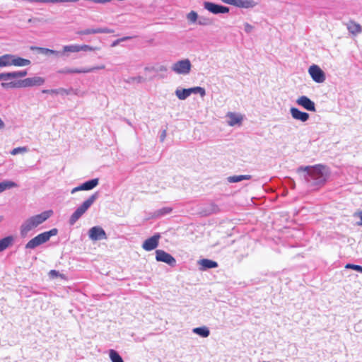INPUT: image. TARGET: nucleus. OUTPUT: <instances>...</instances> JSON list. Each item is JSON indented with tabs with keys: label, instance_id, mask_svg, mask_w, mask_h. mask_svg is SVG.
<instances>
[{
	"label": "nucleus",
	"instance_id": "42",
	"mask_svg": "<svg viewBox=\"0 0 362 362\" xmlns=\"http://www.w3.org/2000/svg\"><path fill=\"white\" fill-rule=\"evenodd\" d=\"M42 93H49V94H58V88L57 89H44L42 90Z\"/></svg>",
	"mask_w": 362,
	"mask_h": 362
},
{
	"label": "nucleus",
	"instance_id": "27",
	"mask_svg": "<svg viewBox=\"0 0 362 362\" xmlns=\"http://www.w3.org/2000/svg\"><path fill=\"white\" fill-rule=\"evenodd\" d=\"M192 332L204 338L208 337L210 334V331L206 326L195 327L192 329Z\"/></svg>",
	"mask_w": 362,
	"mask_h": 362
},
{
	"label": "nucleus",
	"instance_id": "45",
	"mask_svg": "<svg viewBox=\"0 0 362 362\" xmlns=\"http://www.w3.org/2000/svg\"><path fill=\"white\" fill-rule=\"evenodd\" d=\"M354 216H358L360 218L361 221L357 222L358 226H362V210L354 214Z\"/></svg>",
	"mask_w": 362,
	"mask_h": 362
},
{
	"label": "nucleus",
	"instance_id": "32",
	"mask_svg": "<svg viewBox=\"0 0 362 362\" xmlns=\"http://www.w3.org/2000/svg\"><path fill=\"white\" fill-rule=\"evenodd\" d=\"M35 49H37L40 54H45V55H48V54L59 55L60 54L59 52L53 50V49H50L48 48L35 47Z\"/></svg>",
	"mask_w": 362,
	"mask_h": 362
},
{
	"label": "nucleus",
	"instance_id": "9",
	"mask_svg": "<svg viewBox=\"0 0 362 362\" xmlns=\"http://www.w3.org/2000/svg\"><path fill=\"white\" fill-rule=\"evenodd\" d=\"M175 95L182 100L187 99L191 94H199L202 97H204L206 95L205 89L202 87L197 86L192 87L189 88H183L179 89L177 88L175 92Z\"/></svg>",
	"mask_w": 362,
	"mask_h": 362
},
{
	"label": "nucleus",
	"instance_id": "17",
	"mask_svg": "<svg viewBox=\"0 0 362 362\" xmlns=\"http://www.w3.org/2000/svg\"><path fill=\"white\" fill-rule=\"evenodd\" d=\"M98 182H99L98 178L86 181L84 183L81 184V185L73 188L71 193L74 194L76 192L82 191V190H86V191L91 190L98 185Z\"/></svg>",
	"mask_w": 362,
	"mask_h": 362
},
{
	"label": "nucleus",
	"instance_id": "43",
	"mask_svg": "<svg viewBox=\"0 0 362 362\" xmlns=\"http://www.w3.org/2000/svg\"><path fill=\"white\" fill-rule=\"evenodd\" d=\"M244 26H245V31L247 33H251L253 30V26L252 25L249 24L248 23H245L244 24Z\"/></svg>",
	"mask_w": 362,
	"mask_h": 362
},
{
	"label": "nucleus",
	"instance_id": "50",
	"mask_svg": "<svg viewBox=\"0 0 362 362\" xmlns=\"http://www.w3.org/2000/svg\"><path fill=\"white\" fill-rule=\"evenodd\" d=\"M3 220V217L0 216V222Z\"/></svg>",
	"mask_w": 362,
	"mask_h": 362
},
{
	"label": "nucleus",
	"instance_id": "47",
	"mask_svg": "<svg viewBox=\"0 0 362 362\" xmlns=\"http://www.w3.org/2000/svg\"><path fill=\"white\" fill-rule=\"evenodd\" d=\"M166 135H167V132L165 129L163 130V132H161V134L160 136V141H163L166 137Z\"/></svg>",
	"mask_w": 362,
	"mask_h": 362
},
{
	"label": "nucleus",
	"instance_id": "30",
	"mask_svg": "<svg viewBox=\"0 0 362 362\" xmlns=\"http://www.w3.org/2000/svg\"><path fill=\"white\" fill-rule=\"evenodd\" d=\"M79 48L78 45L74 44L69 45H64L63 47V50L60 52L61 54H64L66 52H78Z\"/></svg>",
	"mask_w": 362,
	"mask_h": 362
},
{
	"label": "nucleus",
	"instance_id": "37",
	"mask_svg": "<svg viewBox=\"0 0 362 362\" xmlns=\"http://www.w3.org/2000/svg\"><path fill=\"white\" fill-rule=\"evenodd\" d=\"M187 19L189 22L194 23L198 20V14L197 12L192 11L187 15Z\"/></svg>",
	"mask_w": 362,
	"mask_h": 362
},
{
	"label": "nucleus",
	"instance_id": "49",
	"mask_svg": "<svg viewBox=\"0 0 362 362\" xmlns=\"http://www.w3.org/2000/svg\"><path fill=\"white\" fill-rule=\"evenodd\" d=\"M132 38V37L127 36V37H124L119 38V40H120V42H124L127 40H130Z\"/></svg>",
	"mask_w": 362,
	"mask_h": 362
},
{
	"label": "nucleus",
	"instance_id": "2",
	"mask_svg": "<svg viewBox=\"0 0 362 362\" xmlns=\"http://www.w3.org/2000/svg\"><path fill=\"white\" fill-rule=\"evenodd\" d=\"M52 215L53 211L47 210L27 218L21 226L20 231L21 236L25 237L30 230L46 221Z\"/></svg>",
	"mask_w": 362,
	"mask_h": 362
},
{
	"label": "nucleus",
	"instance_id": "24",
	"mask_svg": "<svg viewBox=\"0 0 362 362\" xmlns=\"http://www.w3.org/2000/svg\"><path fill=\"white\" fill-rule=\"evenodd\" d=\"M17 187V183L13 181L8 180H4L3 182H0V193Z\"/></svg>",
	"mask_w": 362,
	"mask_h": 362
},
{
	"label": "nucleus",
	"instance_id": "33",
	"mask_svg": "<svg viewBox=\"0 0 362 362\" xmlns=\"http://www.w3.org/2000/svg\"><path fill=\"white\" fill-rule=\"evenodd\" d=\"M144 81H145V79L142 76H140L129 77L124 80V81L127 83H140L144 82Z\"/></svg>",
	"mask_w": 362,
	"mask_h": 362
},
{
	"label": "nucleus",
	"instance_id": "21",
	"mask_svg": "<svg viewBox=\"0 0 362 362\" xmlns=\"http://www.w3.org/2000/svg\"><path fill=\"white\" fill-rule=\"evenodd\" d=\"M290 112L291 117L296 120L302 122H307L310 117L309 114L305 112H302L296 107H291Z\"/></svg>",
	"mask_w": 362,
	"mask_h": 362
},
{
	"label": "nucleus",
	"instance_id": "13",
	"mask_svg": "<svg viewBox=\"0 0 362 362\" xmlns=\"http://www.w3.org/2000/svg\"><path fill=\"white\" fill-rule=\"evenodd\" d=\"M156 259L158 262H165L170 267H175L176 264L175 259L170 254L162 250L156 251Z\"/></svg>",
	"mask_w": 362,
	"mask_h": 362
},
{
	"label": "nucleus",
	"instance_id": "51",
	"mask_svg": "<svg viewBox=\"0 0 362 362\" xmlns=\"http://www.w3.org/2000/svg\"><path fill=\"white\" fill-rule=\"evenodd\" d=\"M32 21H33V19H32V18H30V19L28 20V22H29V23H30V22H32Z\"/></svg>",
	"mask_w": 362,
	"mask_h": 362
},
{
	"label": "nucleus",
	"instance_id": "36",
	"mask_svg": "<svg viewBox=\"0 0 362 362\" xmlns=\"http://www.w3.org/2000/svg\"><path fill=\"white\" fill-rule=\"evenodd\" d=\"M146 70L153 71H155L156 73H160V72L165 73L168 71V68L165 65H159V66H155V67H152L151 69L146 67Z\"/></svg>",
	"mask_w": 362,
	"mask_h": 362
},
{
	"label": "nucleus",
	"instance_id": "16",
	"mask_svg": "<svg viewBox=\"0 0 362 362\" xmlns=\"http://www.w3.org/2000/svg\"><path fill=\"white\" fill-rule=\"evenodd\" d=\"M160 238V235L159 233H156L152 237L146 239L142 245V247L146 251H151L154 249H156L159 243V239Z\"/></svg>",
	"mask_w": 362,
	"mask_h": 362
},
{
	"label": "nucleus",
	"instance_id": "11",
	"mask_svg": "<svg viewBox=\"0 0 362 362\" xmlns=\"http://www.w3.org/2000/svg\"><path fill=\"white\" fill-rule=\"evenodd\" d=\"M308 73L312 79L316 83H323L326 79L325 72L317 65L310 66L308 69Z\"/></svg>",
	"mask_w": 362,
	"mask_h": 362
},
{
	"label": "nucleus",
	"instance_id": "14",
	"mask_svg": "<svg viewBox=\"0 0 362 362\" xmlns=\"http://www.w3.org/2000/svg\"><path fill=\"white\" fill-rule=\"evenodd\" d=\"M88 236L93 241L107 239L105 231L100 226H93L88 230Z\"/></svg>",
	"mask_w": 362,
	"mask_h": 362
},
{
	"label": "nucleus",
	"instance_id": "4",
	"mask_svg": "<svg viewBox=\"0 0 362 362\" xmlns=\"http://www.w3.org/2000/svg\"><path fill=\"white\" fill-rule=\"evenodd\" d=\"M98 196V192H95L85 200L70 216L69 224L73 226L92 206Z\"/></svg>",
	"mask_w": 362,
	"mask_h": 362
},
{
	"label": "nucleus",
	"instance_id": "10",
	"mask_svg": "<svg viewBox=\"0 0 362 362\" xmlns=\"http://www.w3.org/2000/svg\"><path fill=\"white\" fill-rule=\"evenodd\" d=\"M105 65H100L98 66H93L90 68H81V69H70L64 68L57 71L59 74H87L93 72L96 70L104 69Z\"/></svg>",
	"mask_w": 362,
	"mask_h": 362
},
{
	"label": "nucleus",
	"instance_id": "26",
	"mask_svg": "<svg viewBox=\"0 0 362 362\" xmlns=\"http://www.w3.org/2000/svg\"><path fill=\"white\" fill-rule=\"evenodd\" d=\"M347 29L348 30L352 33V34H358L361 32L362 28L361 26L358 24L355 23L354 21H349L347 24Z\"/></svg>",
	"mask_w": 362,
	"mask_h": 362
},
{
	"label": "nucleus",
	"instance_id": "25",
	"mask_svg": "<svg viewBox=\"0 0 362 362\" xmlns=\"http://www.w3.org/2000/svg\"><path fill=\"white\" fill-rule=\"evenodd\" d=\"M173 209L169 206L163 207L160 209L156 210L152 215V217L154 218H160L163 216L169 214L172 212Z\"/></svg>",
	"mask_w": 362,
	"mask_h": 362
},
{
	"label": "nucleus",
	"instance_id": "34",
	"mask_svg": "<svg viewBox=\"0 0 362 362\" xmlns=\"http://www.w3.org/2000/svg\"><path fill=\"white\" fill-rule=\"evenodd\" d=\"M79 52L84 51V52H90V51H95L98 50L100 48L98 47H92L88 45H78Z\"/></svg>",
	"mask_w": 362,
	"mask_h": 362
},
{
	"label": "nucleus",
	"instance_id": "12",
	"mask_svg": "<svg viewBox=\"0 0 362 362\" xmlns=\"http://www.w3.org/2000/svg\"><path fill=\"white\" fill-rule=\"evenodd\" d=\"M203 6L204 9L213 14L226 13L229 12L228 7L209 1H204Z\"/></svg>",
	"mask_w": 362,
	"mask_h": 362
},
{
	"label": "nucleus",
	"instance_id": "41",
	"mask_svg": "<svg viewBox=\"0 0 362 362\" xmlns=\"http://www.w3.org/2000/svg\"><path fill=\"white\" fill-rule=\"evenodd\" d=\"M198 24L200 25H207L210 24V21L209 18L201 16L198 18Z\"/></svg>",
	"mask_w": 362,
	"mask_h": 362
},
{
	"label": "nucleus",
	"instance_id": "31",
	"mask_svg": "<svg viewBox=\"0 0 362 362\" xmlns=\"http://www.w3.org/2000/svg\"><path fill=\"white\" fill-rule=\"evenodd\" d=\"M110 358L112 362H124L119 354L113 349L110 350Z\"/></svg>",
	"mask_w": 362,
	"mask_h": 362
},
{
	"label": "nucleus",
	"instance_id": "44",
	"mask_svg": "<svg viewBox=\"0 0 362 362\" xmlns=\"http://www.w3.org/2000/svg\"><path fill=\"white\" fill-rule=\"evenodd\" d=\"M71 93H74V95H79L81 97H83L86 95V92L81 91L78 89H74V90H72Z\"/></svg>",
	"mask_w": 362,
	"mask_h": 362
},
{
	"label": "nucleus",
	"instance_id": "28",
	"mask_svg": "<svg viewBox=\"0 0 362 362\" xmlns=\"http://www.w3.org/2000/svg\"><path fill=\"white\" fill-rule=\"evenodd\" d=\"M252 178V176L250 175H233L229 176L227 180L228 182L230 183H235V182H239L243 180H248Z\"/></svg>",
	"mask_w": 362,
	"mask_h": 362
},
{
	"label": "nucleus",
	"instance_id": "3",
	"mask_svg": "<svg viewBox=\"0 0 362 362\" xmlns=\"http://www.w3.org/2000/svg\"><path fill=\"white\" fill-rule=\"evenodd\" d=\"M45 82V79L41 76H33L20 79L16 81L3 82L1 86L3 88H29L33 86H40Z\"/></svg>",
	"mask_w": 362,
	"mask_h": 362
},
{
	"label": "nucleus",
	"instance_id": "18",
	"mask_svg": "<svg viewBox=\"0 0 362 362\" xmlns=\"http://www.w3.org/2000/svg\"><path fill=\"white\" fill-rule=\"evenodd\" d=\"M296 103L298 105L302 106L306 110L311 112L316 111L315 103L305 95L299 97L296 100Z\"/></svg>",
	"mask_w": 362,
	"mask_h": 362
},
{
	"label": "nucleus",
	"instance_id": "5",
	"mask_svg": "<svg viewBox=\"0 0 362 362\" xmlns=\"http://www.w3.org/2000/svg\"><path fill=\"white\" fill-rule=\"evenodd\" d=\"M98 196V192H95L85 200L70 216L69 224L73 226L92 206Z\"/></svg>",
	"mask_w": 362,
	"mask_h": 362
},
{
	"label": "nucleus",
	"instance_id": "38",
	"mask_svg": "<svg viewBox=\"0 0 362 362\" xmlns=\"http://www.w3.org/2000/svg\"><path fill=\"white\" fill-rule=\"evenodd\" d=\"M27 151H28V148L26 146L18 147V148H13L11 151V154L15 156V155H17L18 153H25Z\"/></svg>",
	"mask_w": 362,
	"mask_h": 362
},
{
	"label": "nucleus",
	"instance_id": "7",
	"mask_svg": "<svg viewBox=\"0 0 362 362\" xmlns=\"http://www.w3.org/2000/svg\"><path fill=\"white\" fill-rule=\"evenodd\" d=\"M57 233L58 230L57 228H52L49 231L42 233L28 241L25 245V248L34 249L37 246L47 242L52 236H54Z\"/></svg>",
	"mask_w": 362,
	"mask_h": 362
},
{
	"label": "nucleus",
	"instance_id": "40",
	"mask_svg": "<svg viewBox=\"0 0 362 362\" xmlns=\"http://www.w3.org/2000/svg\"><path fill=\"white\" fill-rule=\"evenodd\" d=\"M345 268L346 269H352L355 271H357L360 273H362V267L360 266V265H356V264H347L346 266H345Z\"/></svg>",
	"mask_w": 362,
	"mask_h": 362
},
{
	"label": "nucleus",
	"instance_id": "1",
	"mask_svg": "<svg viewBox=\"0 0 362 362\" xmlns=\"http://www.w3.org/2000/svg\"><path fill=\"white\" fill-rule=\"evenodd\" d=\"M300 171L306 172L304 178L310 187H318L324 185L328 177V170L322 165L300 166L298 168V172Z\"/></svg>",
	"mask_w": 362,
	"mask_h": 362
},
{
	"label": "nucleus",
	"instance_id": "35",
	"mask_svg": "<svg viewBox=\"0 0 362 362\" xmlns=\"http://www.w3.org/2000/svg\"><path fill=\"white\" fill-rule=\"evenodd\" d=\"M78 0H40L42 4H58V3H68V2H77Z\"/></svg>",
	"mask_w": 362,
	"mask_h": 362
},
{
	"label": "nucleus",
	"instance_id": "46",
	"mask_svg": "<svg viewBox=\"0 0 362 362\" xmlns=\"http://www.w3.org/2000/svg\"><path fill=\"white\" fill-rule=\"evenodd\" d=\"M49 275L51 278H54L58 276L59 275V273L56 270H51L49 273Z\"/></svg>",
	"mask_w": 362,
	"mask_h": 362
},
{
	"label": "nucleus",
	"instance_id": "48",
	"mask_svg": "<svg viewBox=\"0 0 362 362\" xmlns=\"http://www.w3.org/2000/svg\"><path fill=\"white\" fill-rule=\"evenodd\" d=\"M119 42H120V40H119V39H117V40H115V41L112 43L111 46H112V47H115V46H117Z\"/></svg>",
	"mask_w": 362,
	"mask_h": 362
},
{
	"label": "nucleus",
	"instance_id": "15",
	"mask_svg": "<svg viewBox=\"0 0 362 362\" xmlns=\"http://www.w3.org/2000/svg\"><path fill=\"white\" fill-rule=\"evenodd\" d=\"M221 1L227 4L244 8H253L257 4L253 0H221Z\"/></svg>",
	"mask_w": 362,
	"mask_h": 362
},
{
	"label": "nucleus",
	"instance_id": "29",
	"mask_svg": "<svg viewBox=\"0 0 362 362\" xmlns=\"http://www.w3.org/2000/svg\"><path fill=\"white\" fill-rule=\"evenodd\" d=\"M13 238L12 236H7L0 240V252L4 251L12 245Z\"/></svg>",
	"mask_w": 362,
	"mask_h": 362
},
{
	"label": "nucleus",
	"instance_id": "8",
	"mask_svg": "<svg viewBox=\"0 0 362 362\" xmlns=\"http://www.w3.org/2000/svg\"><path fill=\"white\" fill-rule=\"evenodd\" d=\"M192 69V63L189 59H183L174 62L171 70L179 75H188Z\"/></svg>",
	"mask_w": 362,
	"mask_h": 362
},
{
	"label": "nucleus",
	"instance_id": "6",
	"mask_svg": "<svg viewBox=\"0 0 362 362\" xmlns=\"http://www.w3.org/2000/svg\"><path fill=\"white\" fill-rule=\"evenodd\" d=\"M31 62L29 59L20 57L15 54H5L0 56V68L11 66H25L30 65Z\"/></svg>",
	"mask_w": 362,
	"mask_h": 362
},
{
	"label": "nucleus",
	"instance_id": "39",
	"mask_svg": "<svg viewBox=\"0 0 362 362\" xmlns=\"http://www.w3.org/2000/svg\"><path fill=\"white\" fill-rule=\"evenodd\" d=\"M72 90H74V88H71L69 89L59 88H58V95H69L70 93H72Z\"/></svg>",
	"mask_w": 362,
	"mask_h": 362
},
{
	"label": "nucleus",
	"instance_id": "19",
	"mask_svg": "<svg viewBox=\"0 0 362 362\" xmlns=\"http://www.w3.org/2000/svg\"><path fill=\"white\" fill-rule=\"evenodd\" d=\"M28 74L26 70L16 71L12 72L0 73V81H8L18 78L25 77Z\"/></svg>",
	"mask_w": 362,
	"mask_h": 362
},
{
	"label": "nucleus",
	"instance_id": "23",
	"mask_svg": "<svg viewBox=\"0 0 362 362\" xmlns=\"http://www.w3.org/2000/svg\"><path fill=\"white\" fill-rule=\"evenodd\" d=\"M199 264L201 266V269L202 270H205L206 269L216 268L218 267V263L216 262L208 259H200L199 261Z\"/></svg>",
	"mask_w": 362,
	"mask_h": 362
},
{
	"label": "nucleus",
	"instance_id": "20",
	"mask_svg": "<svg viewBox=\"0 0 362 362\" xmlns=\"http://www.w3.org/2000/svg\"><path fill=\"white\" fill-rule=\"evenodd\" d=\"M115 31L112 29L107 28H88L83 30H79L76 33L79 35H87L91 34L98 33H113Z\"/></svg>",
	"mask_w": 362,
	"mask_h": 362
},
{
	"label": "nucleus",
	"instance_id": "22",
	"mask_svg": "<svg viewBox=\"0 0 362 362\" xmlns=\"http://www.w3.org/2000/svg\"><path fill=\"white\" fill-rule=\"evenodd\" d=\"M226 117L229 119L228 124L230 127L240 124L243 119V117L240 114L231 112H228Z\"/></svg>",
	"mask_w": 362,
	"mask_h": 362
}]
</instances>
